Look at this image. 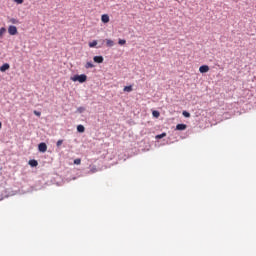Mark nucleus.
<instances>
[{
  "mask_svg": "<svg viewBox=\"0 0 256 256\" xmlns=\"http://www.w3.org/2000/svg\"><path fill=\"white\" fill-rule=\"evenodd\" d=\"M38 150L40 153H45L47 151V144L45 142H42L38 145Z\"/></svg>",
  "mask_w": 256,
  "mask_h": 256,
  "instance_id": "nucleus-2",
  "label": "nucleus"
},
{
  "mask_svg": "<svg viewBox=\"0 0 256 256\" xmlns=\"http://www.w3.org/2000/svg\"><path fill=\"white\" fill-rule=\"evenodd\" d=\"M71 81L74 83H85L87 81V75L81 74V75H74L71 78Z\"/></svg>",
  "mask_w": 256,
  "mask_h": 256,
  "instance_id": "nucleus-1",
  "label": "nucleus"
},
{
  "mask_svg": "<svg viewBox=\"0 0 256 256\" xmlns=\"http://www.w3.org/2000/svg\"><path fill=\"white\" fill-rule=\"evenodd\" d=\"M29 165L30 167H37V165H39V162H37V160H30Z\"/></svg>",
  "mask_w": 256,
  "mask_h": 256,
  "instance_id": "nucleus-13",
  "label": "nucleus"
},
{
  "mask_svg": "<svg viewBox=\"0 0 256 256\" xmlns=\"http://www.w3.org/2000/svg\"><path fill=\"white\" fill-rule=\"evenodd\" d=\"M77 131H78V133H85V126L78 125L77 126Z\"/></svg>",
  "mask_w": 256,
  "mask_h": 256,
  "instance_id": "nucleus-12",
  "label": "nucleus"
},
{
  "mask_svg": "<svg viewBox=\"0 0 256 256\" xmlns=\"http://www.w3.org/2000/svg\"><path fill=\"white\" fill-rule=\"evenodd\" d=\"M2 127H3V124L0 122V129H2Z\"/></svg>",
  "mask_w": 256,
  "mask_h": 256,
  "instance_id": "nucleus-27",
  "label": "nucleus"
},
{
  "mask_svg": "<svg viewBox=\"0 0 256 256\" xmlns=\"http://www.w3.org/2000/svg\"><path fill=\"white\" fill-rule=\"evenodd\" d=\"M118 43H119L120 45H125V43H127V41L124 40V39H119Z\"/></svg>",
  "mask_w": 256,
  "mask_h": 256,
  "instance_id": "nucleus-22",
  "label": "nucleus"
},
{
  "mask_svg": "<svg viewBox=\"0 0 256 256\" xmlns=\"http://www.w3.org/2000/svg\"><path fill=\"white\" fill-rule=\"evenodd\" d=\"M56 145L57 147H61V145H63V140H58Z\"/></svg>",
  "mask_w": 256,
  "mask_h": 256,
  "instance_id": "nucleus-24",
  "label": "nucleus"
},
{
  "mask_svg": "<svg viewBox=\"0 0 256 256\" xmlns=\"http://www.w3.org/2000/svg\"><path fill=\"white\" fill-rule=\"evenodd\" d=\"M123 91H124L125 93H131V91H133V86H132V85H130V86H125L124 89H123Z\"/></svg>",
  "mask_w": 256,
  "mask_h": 256,
  "instance_id": "nucleus-11",
  "label": "nucleus"
},
{
  "mask_svg": "<svg viewBox=\"0 0 256 256\" xmlns=\"http://www.w3.org/2000/svg\"><path fill=\"white\" fill-rule=\"evenodd\" d=\"M7 33V29L5 27L0 28V39H3V36Z\"/></svg>",
  "mask_w": 256,
  "mask_h": 256,
  "instance_id": "nucleus-10",
  "label": "nucleus"
},
{
  "mask_svg": "<svg viewBox=\"0 0 256 256\" xmlns=\"http://www.w3.org/2000/svg\"><path fill=\"white\" fill-rule=\"evenodd\" d=\"M88 46L93 49L94 47H97V40H94L92 42H89Z\"/></svg>",
  "mask_w": 256,
  "mask_h": 256,
  "instance_id": "nucleus-14",
  "label": "nucleus"
},
{
  "mask_svg": "<svg viewBox=\"0 0 256 256\" xmlns=\"http://www.w3.org/2000/svg\"><path fill=\"white\" fill-rule=\"evenodd\" d=\"M93 61L95 63H103L104 59L103 56H94Z\"/></svg>",
  "mask_w": 256,
  "mask_h": 256,
  "instance_id": "nucleus-9",
  "label": "nucleus"
},
{
  "mask_svg": "<svg viewBox=\"0 0 256 256\" xmlns=\"http://www.w3.org/2000/svg\"><path fill=\"white\" fill-rule=\"evenodd\" d=\"M8 33L9 35H17V26H9L8 27Z\"/></svg>",
  "mask_w": 256,
  "mask_h": 256,
  "instance_id": "nucleus-3",
  "label": "nucleus"
},
{
  "mask_svg": "<svg viewBox=\"0 0 256 256\" xmlns=\"http://www.w3.org/2000/svg\"><path fill=\"white\" fill-rule=\"evenodd\" d=\"M200 73H209V66L208 65H202L199 67Z\"/></svg>",
  "mask_w": 256,
  "mask_h": 256,
  "instance_id": "nucleus-5",
  "label": "nucleus"
},
{
  "mask_svg": "<svg viewBox=\"0 0 256 256\" xmlns=\"http://www.w3.org/2000/svg\"><path fill=\"white\" fill-rule=\"evenodd\" d=\"M9 23H12V25H18L19 20H17L16 18H11V19L9 20Z\"/></svg>",
  "mask_w": 256,
  "mask_h": 256,
  "instance_id": "nucleus-16",
  "label": "nucleus"
},
{
  "mask_svg": "<svg viewBox=\"0 0 256 256\" xmlns=\"http://www.w3.org/2000/svg\"><path fill=\"white\" fill-rule=\"evenodd\" d=\"M182 115H184L187 118L191 117V114L187 111H183Z\"/></svg>",
  "mask_w": 256,
  "mask_h": 256,
  "instance_id": "nucleus-20",
  "label": "nucleus"
},
{
  "mask_svg": "<svg viewBox=\"0 0 256 256\" xmlns=\"http://www.w3.org/2000/svg\"><path fill=\"white\" fill-rule=\"evenodd\" d=\"M34 115H36V117H41V112L34 110Z\"/></svg>",
  "mask_w": 256,
  "mask_h": 256,
  "instance_id": "nucleus-23",
  "label": "nucleus"
},
{
  "mask_svg": "<svg viewBox=\"0 0 256 256\" xmlns=\"http://www.w3.org/2000/svg\"><path fill=\"white\" fill-rule=\"evenodd\" d=\"M102 43H106L107 47H113L115 45V42L111 39L102 40Z\"/></svg>",
  "mask_w": 256,
  "mask_h": 256,
  "instance_id": "nucleus-4",
  "label": "nucleus"
},
{
  "mask_svg": "<svg viewBox=\"0 0 256 256\" xmlns=\"http://www.w3.org/2000/svg\"><path fill=\"white\" fill-rule=\"evenodd\" d=\"M176 129H177V131H185V129H187V125L186 124H177Z\"/></svg>",
  "mask_w": 256,
  "mask_h": 256,
  "instance_id": "nucleus-8",
  "label": "nucleus"
},
{
  "mask_svg": "<svg viewBox=\"0 0 256 256\" xmlns=\"http://www.w3.org/2000/svg\"><path fill=\"white\" fill-rule=\"evenodd\" d=\"M78 111H79V113H83V111H85V108L79 107V108H78Z\"/></svg>",
  "mask_w": 256,
  "mask_h": 256,
  "instance_id": "nucleus-25",
  "label": "nucleus"
},
{
  "mask_svg": "<svg viewBox=\"0 0 256 256\" xmlns=\"http://www.w3.org/2000/svg\"><path fill=\"white\" fill-rule=\"evenodd\" d=\"M93 67H95V65L92 64V62H87V63L85 64V69H93Z\"/></svg>",
  "mask_w": 256,
  "mask_h": 256,
  "instance_id": "nucleus-15",
  "label": "nucleus"
},
{
  "mask_svg": "<svg viewBox=\"0 0 256 256\" xmlns=\"http://www.w3.org/2000/svg\"><path fill=\"white\" fill-rule=\"evenodd\" d=\"M90 173H97V168H92L91 170H90Z\"/></svg>",
  "mask_w": 256,
  "mask_h": 256,
  "instance_id": "nucleus-26",
  "label": "nucleus"
},
{
  "mask_svg": "<svg viewBox=\"0 0 256 256\" xmlns=\"http://www.w3.org/2000/svg\"><path fill=\"white\" fill-rule=\"evenodd\" d=\"M152 115H153V117H155V118L157 119V118H159V116H160L161 114L159 113V111L154 110V111L152 112Z\"/></svg>",
  "mask_w": 256,
  "mask_h": 256,
  "instance_id": "nucleus-17",
  "label": "nucleus"
},
{
  "mask_svg": "<svg viewBox=\"0 0 256 256\" xmlns=\"http://www.w3.org/2000/svg\"><path fill=\"white\" fill-rule=\"evenodd\" d=\"M11 66L9 65V63H5L0 67V71L1 73H5V71L9 70Z\"/></svg>",
  "mask_w": 256,
  "mask_h": 256,
  "instance_id": "nucleus-6",
  "label": "nucleus"
},
{
  "mask_svg": "<svg viewBox=\"0 0 256 256\" xmlns=\"http://www.w3.org/2000/svg\"><path fill=\"white\" fill-rule=\"evenodd\" d=\"M14 3H17V5H23L24 0H13Z\"/></svg>",
  "mask_w": 256,
  "mask_h": 256,
  "instance_id": "nucleus-21",
  "label": "nucleus"
},
{
  "mask_svg": "<svg viewBox=\"0 0 256 256\" xmlns=\"http://www.w3.org/2000/svg\"><path fill=\"white\" fill-rule=\"evenodd\" d=\"M163 137H167V133H162L156 136V139H163Z\"/></svg>",
  "mask_w": 256,
  "mask_h": 256,
  "instance_id": "nucleus-18",
  "label": "nucleus"
},
{
  "mask_svg": "<svg viewBox=\"0 0 256 256\" xmlns=\"http://www.w3.org/2000/svg\"><path fill=\"white\" fill-rule=\"evenodd\" d=\"M101 21H102V23H109V21H110L109 15L108 14H103L101 16Z\"/></svg>",
  "mask_w": 256,
  "mask_h": 256,
  "instance_id": "nucleus-7",
  "label": "nucleus"
},
{
  "mask_svg": "<svg viewBox=\"0 0 256 256\" xmlns=\"http://www.w3.org/2000/svg\"><path fill=\"white\" fill-rule=\"evenodd\" d=\"M74 165H81V159L80 158L75 159Z\"/></svg>",
  "mask_w": 256,
  "mask_h": 256,
  "instance_id": "nucleus-19",
  "label": "nucleus"
}]
</instances>
